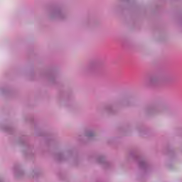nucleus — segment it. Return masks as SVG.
Masks as SVG:
<instances>
[{"label":"nucleus","mask_w":182,"mask_h":182,"mask_svg":"<svg viewBox=\"0 0 182 182\" xmlns=\"http://www.w3.org/2000/svg\"><path fill=\"white\" fill-rule=\"evenodd\" d=\"M87 136H93V132H90V134H87Z\"/></svg>","instance_id":"1"}]
</instances>
